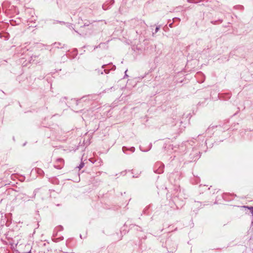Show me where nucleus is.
<instances>
[{"label":"nucleus","instance_id":"obj_1","mask_svg":"<svg viewBox=\"0 0 253 253\" xmlns=\"http://www.w3.org/2000/svg\"><path fill=\"white\" fill-rule=\"evenodd\" d=\"M164 165L161 162H158L155 165L154 171L157 173H162L164 172Z\"/></svg>","mask_w":253,"mask_h":253},{"label":"nucleus","instance_id":"obj_2","mask_svg":"<svg viewBox=\"0 0 253 253\" xmlns=\"http://www.w3.org/2000/svg\"><path fill=\"white\" fill-rule=\"evenodd\" d=\"M168 251L170 253H173L175 252L177 249V246L175 244H174L173 246L171 248L169 247L168 248Z\"/></svg>","mask_w":253,"mask_h":253},{"label":"nucleus","instance_id":"obj_3","mask_svg":"<svg viewBox=\"0 0 253 253\" xmlns=\"http://www.w3.org/2000/svg\"><path fill=\"white\" fill-rule=\"evenodd\" d=\"M222 20H221V19H219L218 20H215V21H211V23L213 25H216V24H220L222 22Z\"/></svg>","mask_w":253,"mask_h":253},{"label":"nucleus","instance_id":"obj_4","mask_svg":"<svg viewBox=\"0 0 253 253\" xmlns=\"http://www.w3.org/2000/svg\"><path fill=\"white\" fill-rule=\"evenodd\" d=\"M128 149H129V148L126 146H123L122 148V150H123V152L125 154H127L126 153V151H128Z\"/></svg>","mask_w":253,"mask_h":253},{"label":"nucleus","instance_id":"obj_5","mask_svg":"<svg viewBox=\"0 0 253 253\" xmlns=\"http://www.w3.org/2000/svg\"><path fill=\"white\" fill-rule=\"evenodd\" d=\"M64 162V160L63 159H61V158H59L58 159H57L56 160V163H58V164H63Z\"/></svg>","mask_w":253,"mask_h":253},{"label":"nucleus","instance_id":"obj_6","mask_svg":"<svg viewBox=\"0 0 253 253\" xmlns=\"http://www.w3.org/2000/svg\"><path fill=\"white\" fill-rule=\"evenodd\" d=\"M91 24V23L89 21H87L86 22H85L84 23V25L83 26H81V28H83V27H85V26H89L90 24Z\"/></svg>","mask_w":253,"mask_h":253},{"label":"nucleus","instance_id":"obj_7","mask_svg":"<svg viewBox=\"0 0 253 253\" xmlns=\"http://www.w3.org/2000/svg\"><path fill=\"white\" fill-rule=\"evenodd\" d=\"M135 148L134 147H131L130 148H129L128 150L131 151L132 153H133L135 151Z\"/></svg>","mask_w":253,"mask_h":253},{"label":"nucleus","instance_id":"obj_8","mask_svg":"<svg viewBox=\"0 0 253 253\" xmlns=\"http://www.w3.org/2000/svg\"><path fill=\"white\" fill-rule=\"evenodd\" d=\"M84 163L82 162L80 164L79 166L78 167V168L79 169H82L84 167Z\"/></svg>","mask_w":253,"mask_h":253},{"label":"nucleus","instance_id":"obj_9","mask_svg":"<svg viewBox=\"0 0 253 253\" xmlns=\"http://www.w3.org/2000/svg\"><path fill=\"white\" fill-rule=\"evenodd\" d=\"M54 45H55V47L59 48V46L61 45V43H60V42H55L54 43Z\"/></svg>","mask_w":253,"mask_h":253},{"label":"nucleus","instance_id":"obj_10","mask_svg":"<svg viewBox=\"0 0 253 253\" xmlns=\"http://www.w3.org/2000/svg\"><path fill=\"white\" fill-rule=\"evenodd\" d=\"M54 167L57 169H61L62 168V166L60 165H54Z\"/></svg>","mask_w":253,"mask_h":253},{"label":"nucleus","instance_id":"obj_11","mask_svg":"<svg viewBox=\"0 0 253 253\" xmlns=\"http://www.w3.org/2000/svg\"><path fill=\"white\" fill-rule=\"evenodd\" d=\"M159 29H160V27L157 26L155 29V33H157L158 31L159 30Z\"/></svg>","mask_w":253,"mask_h":253},{"label":"nucleus","instance_id":"obj_12","mask_svg":"<svg viewBox=\"0 0 253 253\" xmlns=\"http://www.w3.org/2000/svg\"><path fill=\"white\" fill-rule=\"evenodd\" d=\"M104 72H105L106 74H108V73H109V70H106V69H104Z\"/></svg>","mask_w":253,"mask_h":253},{"label":"nucleus","instance_id":"obj_13","mask_svg":"<svg viewBox=\"0 0 253 253\" xmlns=\"http://www.w3.org/2000/svg\"><path fill=\"white\" fill-rule=\"evenodd\" d=\"M58 23L61 24H65V22L63 21H58Z\"/></svg>","mask_w":253,"mask_h":253},{"label":"nucleus","instance_id":"obj_14","mask_svg":"<svg viewBox=\"0 0 253 253\" xmlns=\"http://www.w3.org/2000/svg\"><path fill=\"white\" fill-rule=\"evenodd\" d=\"M111 2L112 4H113L114 3V0H111Z\"/></svg>","mask_w":253,"mask_h":253},{"label":"nucleus","instance_id":"obj_15","mask_svg":"<svg viewBox=\"0 0 253 253\" xmlns=\"http://www.w3.org/2000/svg\"><path fill=\"white\" fill-rule=\"evenodd\" d=\"M127 70H126V71H125V76H126V77L127 76V75H126V72H127Z\"/></svg>","mask_w":253,"mask_h":253},{"label":"nucleus","instance_id":"obj_16","mask_svg":"<svg viewBox=\"0 0 253 253\" xmlns=\"http://www.w3.org/2000/svg\"><path fill=\"white\" fill-rule=\"evenodd\" d=\"M115 69H116V66H113V70H115Z\"/></svg>","mask_w":253,"mask_h":253},{"label":"nucleus","instance_id":"obj_17","mask_svg":"<svg viewBox=\"0 0 253 253\" xmlns=\"http://www.w3.org/2000/svg\"><path fill=\"white\" fill-rule=\"evenodd\" d=\"M105 66H106V65H102V67L103 68H104L105 67Z\"/></svg>","mask_w":253,"mask_h":253},{"label":"nucleus","instance_id":"obj_18","mask_svg":"<svg viewBox=\"0 0 253 253\" xmlns=\"http://www.w3.org/2000/svg\"><path fill=\"white\" fill-rule=\"evenodd\" d=\"M99 46H99H95V48H94V49H96V48H98Z\"/></svg>","mask_w":253,"mask_h":253},{"label":"nucleus","instance_id":"obj_19","mask_svg":"<svg viewBox=\"0 0 253 253\" xmlns=\"http://www.w3.org/2000/svg\"><path fill=\"white\" fill-rule=\"evenodd\" d=\"M167 244H168V246L170 245L169 244V241L167 242Z\"/></svg>","mask_w":253,"mask_h":253}]
</instances>
